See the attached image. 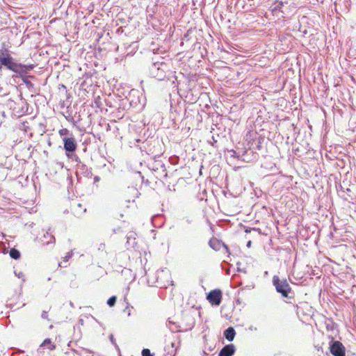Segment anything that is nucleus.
<instances>
[{
    "label": "nucleus",
    "instance_id": "nucleus-1",
    "mask_svg": "<svg viewBox=\"0 0 356 356\" xmlns=\"http://www.w3.org/2000/svg\"><path fill=\"white\" fill-rule=\"evenodd\" d=\"M35 64H24L13 58L8 49H0V72L8 71L13 73V79H20L29 90L34 88L31 79L35 77L29 72L35 67Z\"/></svg>",
    "mask_w": 356,
    "mask_h": 356
},
{
    "label": "nucleus",
    "instance_id": "nucleus-2",
    "mask_svg": "<svg viewBox=\"0 0 356 356\" xmlns=\"http://www.w3.org/2000/svg\"><path fill=\"white\" fill-rule=\"evenodd\" d=\"M148 73L151 77L163 81L170 74L169 65L163 61V58L157 60L152 58L148 67Z\"/></svg>",
    "mask_w": 356,
    "mask_h": 356
},
{
    "label": "nucleus",
    "instance_id": "nucleus-3",
    "mask_svg": "<svg viewBox=\"0 0 356 356\" xmlns=\"http://www.w3.org/2000/svg\"><path fill=\"white\" fill-rule=\"evenodd\" d=\"M272 281L277 293L284 298H289L291 288L286 279L281 280L277 275H274Z\"/></svg>",
    "mask_w": 356,
    "mask_h": 356
},
{
    "label": "nucleus",
    "instance_id": "nucleus-4",
    "mask_svg": "<svg viewBox=\"0 0 356 356\" xmlns=\"http://www.w3.org/2000/svg\"><path fill=\"white\" fill-rule=\"evenodd\" d=\"M254 146L242 144L241 161L247 163L256 161L259 159V154L254 150Z\"/></svg>",
    "mask_w": 356,
    "mask_h": 356
},
{
    "label": "nucleus",
    "instance_id": "nucleus-5",
    "mask_svg": "<svg viewBox=\"0 0 356 356\" xmlns=\"http://www.w3.org/2000/svg\"><path fill=\"white\" fill-rule=\"evenodd\" d=\"M329 350L333 356H346V348L343 343L334 340L332 335L329 336Z\"/></svg>",
    "mask_w": 356,
    "mask_h": 356
},
{
    "label": "nucleus",
    "instance_id": "nucleus-6",
    "mask_svg": "<svg viewBox=\"0 0 356 356\" xmlns=\"http://www.w3.org/2000/svg\"><path fill=\"white\" fill-rule=\"evenodd\" d=\"M63 149L65 151V155L74 153L77 148L76 141L72 134L70 136H65L63 138Z\"/></svg>",
    "mask_w": 356,
    "mask_h": 356
},
{
    "label": "nucleus",
    "instance_id": "nucleus-7",
    "mask_svg": "<svg viewBox=\"0 0 356 356\" xmlns=\"http://www.w3.org/2000/svg\"><path fill=\"white\" fill-rule=\"evenodd\" d=\"M297 314L311 317L313 315V308L307 302H300L296 305Z\"/></svg>",
    "mask_w": 356,
    "mask_h": 356
},
{
    "label": "nucleus",
    "instance_id": "nucleus-8",
    "mask_svg": "<svg viewBox=\"0 0 356 356\" xmlns=\"http://www.w3.org/2000/svg\"><path fill=\"white\" fill-rule=\"evenodd\" d=\"M222 298V293L220 289H213L209 291L207 295V299L214 306L220 305Z\"/></svg>",
    "mask_w": 356,
    "mask_h": 356
},
{
    "label": "nucleus",
    "instance_id": "nucleus-9",
    "mask_svg": "<svg viewBox=\"0 0 356 356\" xmlns=\"http://www.w3.org/2000/svg\"><path fill=\"white\" fill-rule=\"evenodd\" d=\"M149 169L155 172H159V170H162V173L159 174L160 178H165L168 176L165 165L161 161H154L152 163H149Z\"/></svg>",
    "mask_w": 356,
    "mask_h": 356
},
{
    "label": "nucleus",
    "instance_id": "nucleus-10",
    "mask_svg": "<svg viewBox=\"0 0 356 356\" xmlns=\"http://www.w3.org/2000/svg\"><path fill=\"white\" fill-rule=\"evenodd\" d=\"M236 352L235 346L233 343L225 345L219 352L218 356H233Z\"/></svg>",
    "mask_w": 356,
    "mask_h": 356
},
{
    "label": "nucleus",
    "instance_id": "nucleus-11",
    "mask_svg": "<svg viewBox=\"0 0 356 356\" xmlns=\"http://www.w3.org/2000/svg\"><path fill=\"white\" fill-rule=\"evenodd\" d=\"M77 174H81L86 177L90 178L92 177V168H88L84 163L77 164L76 165Z\"/></svg>",
    "mask_w": 356,
    "mask_h": 356
},
{
    "label": "nucleus",
    "instance_id": "nucleus-12",
    "mask_svg": "<svg viewBox=\"0 0 356 356\" xmlns=\"http://www.w3.org/2000/svg\"><path fill=\"white\" fill-rule=\"evenodd\" d=\"M264 141V138L261 136L256 137L255 138L252 139V140L249 141L248 143V145H250L251 146H254V150H260L262 147L261 145L263 142Z\"/></svg>",
    "mask_w": 356,
    "mask_h": 356
},
{
    "label": "nucleus",
    "instance_id": "nucleus-13",
    "mask_svg": "<svg viewBox=\"0 0 356 356\" xmlns=\"http://www.w3.org/2000/svg\"><path fill=\"white\" fill-rule=\"evenodd\" d=\"M223 242L220 240L217 239L215 237L211 238L209 241V245L211 248L214 250L215 251H218L220 250Z\"/></svg>",
    "mask_w": 356,
    "mask_h": 356
},
{
    "label": "nucleus",
    "instance_id": "nucleus-14",
    "mask_svg": "<svg viewBox=\"0 0 356 356\" xmlns=\"http://www.w3.org/2000/svg\"><path fill=\"white\" fill-rule=\"evenodd\" d=\"M137 245L136 233L130 232L127 236V245L128 248H135Z\"/></svg>",
    "mask_w": 356,
    "mask_h": 356
},
{
    "label": "nucleus",
    "instance_id": "nucleus-15",
    "mask_svg": "<svg viewBox=\"0 0 356 356\" xmlns=\"http://www.w3.org/2000/svg\"><path fill=\"white\" fill-rule=\"evenodd\" d=\"M236 336V331L233 327H229L224 331V337L228 341H232Z\"/></svg>",
    "mask_w": 356,
    "mask_h": 356
},
{
    "label": "nucleus",
    "instance_id": "nucleus-16",
    "mask_svg": "<svg viewBox=\"0 0 356 356\" xmlns=\"http://www.w3.org/2000/svg\"><path fill=\"white\" fill-rule=\"evenodd\" d=\"M231 153L230 156L233 158L237 159L241 161L242 158V145L241 146H236L234 149L228 150Z\"/></svg>",
    "mask_w": 356,
    "mask_h": 356
},
{
    "label": "nucleus",
    "instance_id": "nucleus-17",
    "mask_svg": "<svg viewBox=\"0 0 356 356\" xmlns=\"http://www.w3.org/2000/svg\"><path fill=\"white\" fill-rule=\"evenodd\" d=\"M284 6V2L276 1L274 3L273 7H271V12L275 15H277V13H284V11L282 10Z\"/></svg>",
    "mask_w": 356,
    "mask_h": 356
},
{
    "label": "nucleus",
    "instance_id": "nucleus-18",
    "mask_svg": "<svg viewBox=\"0 0 356 356\" xmlns=\"http://www.w3.org/2000/svg\"><path fill=\"white\" fill-rule=\"evenodd\" d=\"M164 350L165 352L164 356H175L177 352L175 343L174 342L171 343V345L165 347Z\"/></svg>",
    "mask_w": 356,
    "mask_h": 356
},
{
    "label": "nucleus",
    "instance_id": "nucleus-19",
    "mask_svg": "<svg viewBox=\"0 0 356 356\" xmlns=\"http://www.w3.org/2000/svg\"><path fill=\"white\" fill-rule=\"evenodd\" d=\"M166 326L169 328V330L172 332H180V330H178L179 326L175 322L170 321V319H168L166 321Z\"/></svg>",
    "mask_w": 356,
    "mask_h": 356
},
{
    "label": "nucleus",
    "instance_id": "nucleus-20",
    "mask_svg": "<svg viewBox=\"0 0 356 356\" xmlns=\"http://www.w3.org/2000/svg\"><path fill=\"white\" fill-rule=\"evenodd\" d=\"M325 324L327 331L334 332L336 330L337 325L331 318L327 319Z\"/></svg>",
    "mask_w": 356,
    "mask_h": 356
},
{
    "label": "nucleus",
    "instance_id": "nucleus-21",
    "mask_svg": "<svg viewBox=\"0 0 356 356\" xmlns=\"http://www.w3.org/2000/svg\"><path fill=\"white\" fill-rule=\"evenodd\" d=\"M10 257L13 259H19L21 257L20 252L15 248H13L9 251Z\"/></svg>",
    "mask_w": 356,
    "mask_h": 356
},
{
    "label": "nucleus",
    "instance_id": "nucleus-22",
    "mask_svg": "<svg viewBox=\"0 0 356 356\" xmlns=\"http://www.w3.org/2000/svg\"><path fill=\"white\" fill-rule=\"evenodd\" d=\"M123 109H125L127 107V102L129 103V107H135L137 106V102L134 100H129V98L126 97L124 99H122Z\"/></svg>",
    "mask_w": 356,
    "mask_h": 356
},
{
    "label": "nucleus",
    "instance_id": "nucleus-23",
    "mask_svg": "<svg viewBox=\"0 0 356 356\" xmlns=\"http://www.w3.org/2000/svg\"><path fill=\"white\" fill-rule=\"evenodd\" d=\"M6 107H8V108H10V110H13L14 111H17V107H16V102L12 99H8L6 104Z\"/></svg>",
    "mask_w": 356,
    "mask_h": 356
},
{
    "label": "nucleus",
    "instance_id": "nucleus-24",
    "mask_svg": "<svg viewBox=\"0 0 356 356\" xmlns=\"http://www.w3.org/2000/svg\"><path fill=\"white\" fill-rule=\"evenodd\" d=\"M340 188H341V189H340V190H339V189H338V193H339L340 196H341V197H342L345 200H348V197H347V195H348L347 193H348V192H350V190L349 188H347V189H346V191H345L343 189V188H342V186H340Z\"/></svg>",
    "mask_w": 356,
    "mask_h": 356
},
{
    "label": "nucleus",
    "instance_id": "nucleus-25",
    "mask_svg": "<svg viewBox=\"0 0 356 356\" xmlns=\"http://www.w3.org/2000/svg\"><path fill=\"white\" fill-rule=\"evenodd\" d=\"M68 159L75 161L76 163H77V164H81L82 163L81 161V159L80 158L74 154V153H72V154H68V156H66Z\"/></svg>",
    "mask_w": 356,
    "mask_h": 356
},
{
    "label": "nucleus",
    "instance_id": "nucleus-26",
    "mask_svg": "<svg viewBox=\"0 0 356 356\" xmlns=\"http://www.w3.org/2000/svg\"><path fill=\"white\" fill-rule=\"evenodd\" d=\"M222 268L225 270L226 275L230 274V268L231 265L225 261H223V263L221 264Z\"/></svg>",
    "mask_w": 356,
    "mask_h": 356
},
{
    "label": "nucleus",
    "instance_id": "nucleus-27",
    "mask_svg": "<svg viewBox=\"0 0 356 356\" xmlns=\"http://www.w3.org/2000/svg\"><path fill=\"white\" fill-rule=\"evenodd\" d=\"M116 300H117V298L116 296H113L111 297H110L108 300H107V305L109 306V307H113L115 305V302H116Z\"/></svg>",
    "mask_w": 356,
    "mask_h": 356
},
{
    "label": "nucleus",
    "instance_id": "nucleus-28",
    "mask_svg": "<svg viewBox=\"0 0 356 356\" xmlns=\"http://www.w3.org/2000/svg\"><path fill=\"white\" fill-rule=\"evenodd\" d=\"M58 134L60 136H70V134H72V133H70V131L67 129L65 128L60 129Z\"/></svg>",
    "mask_w": 356,
    "mask_h": 356
},
{
    "label": "nucleus",
    "instance_id": "nucleus-29",
    "mask_svg": "<svg viewBox=\"0 0 356 356\" xmlns=\"http://www.w3.org/2000/svg\"><path fill=\"white\" fill-rule=\"evenodd\" d=\"M142 356H154V353H152L150 350L148 348H143L141 352Z\"/></svg>",
    "mask_w": 356,
    "mask_h": 356
},
{
    "label": "nucleus",
    "instance_id": "nucleus-30",
    "mask_svg": "<svg viewBox=\"0 0 356 356\" xmlns=\"http://www.w3.org/2000/svg\"><path fill=\"white\" fill-rule=\"evenodd\" d=\"M14 273L16 277H17L19 279H22L23 282L25 281V275L22 271L15 270Z\"/></svg>",
    "mask_w": 356,
    "mask_h": 356
},
{
    "label": "nucleus",
    "instance_id": "nucleus-31",
    "mask_svg": "<svg viewBox=\"0 0 356 356\" xmlns=\"http://www.w3.org/2000/svg\"><path fill=\"white\" fill-rule=\"evenodd\" d=\"M47 344H50V345H51V346H50V347H49V350H54V349L55 348V346H54V345H51V340H50V339H45L44 340V341H43V343H42V345L45 346V345H47Z\"/></svg>",
    "mask_w": 356,
    "mask_h": 356
},
{
    "label": "nucleus",
    "instance_id": "nucleus-32",
    "mask_svg": "<svg viewBox=\"0 0 356 356\" xmlns=\"http://www.w3.org/2000/svg\"><path fill=\"white\" fill-rule=\"evenodd\" d=\"M43 237L46 239H47L48 238H50L51 239L53 240V242L55 241V238L54 236L51 234L49 232H47L44 235H43Z\"/></svg>",
    "mask_w": 356,
    "mask_h": 356
},
{
    "label": "nucleus",
    "instance_id": "nucleus-33",
    "mask_svg": "<svg viewBox=\"0 0 356 356\" xmlns=\"http://www.w3.org/2000/svg\"><path fill=\"white\" fill-rule=\"evenodd\" d=\"M209 144H211L213 147H216V144L217 143V140L215 136H212L211 140L209 141Z\"/></svg>",
    "mask_w": 356,
    "mask_h": 356
},
{
    "label": "nucleus",
    "instance_id": "nucleus-34",
    "mask_svg": "<svg viewBox=\"0 0 356 356\" xmlns=\"http://www.w3.org/2000/svg\"><path fill=\"white\" fill-rule=\"evenodd\" d=\"M72 254L73 253L72 252H67L65 257L63 258V260L65 261H67L69 259L72 257Z\"/></svg>",
    "mask_w": 356,
    "mask_h": 356
},
{
    "label": "nucleus",
    "instance_id": "nucleus-35",
    "mask_svg": "<svg viewBox=\"0 0 356 356\" xmlns=\"http://www.w3.org/2000/svg\"><path fill=\"white\" fill-rule=\"evenodd\" d=\"M65 118H66V120H67L68 122H72L74 124H75V123H76V122H75L74 119V118H73L72 116L69 115V116L65 117Z\"/></svg>",
    "mask_w": 356,
    "mask_h": 356
},
{
    "label": "nucleus",
    "instance_id": "nucleus-36",
    "mask_svg": "<svg viewBox=\"0 0 356 356\" xmlns=\"http://www.w3.org/2000/svg\"><path fill=\"white\" fill-rule=\"evenodd\" d=\"M222 247L224 248L225 252L227 253L228 255H229L230 252H229V249L228 246L225 243H223Z\"/></svg>",
    "mask_w": 356,
    "mask_h": 356
},
{
    "label": "nucleus",
    "instance_id": "nucleus-37",
    "mask_svg": "<svg viewBox=\"0 0 356 356\" xmlns=\"http://www.w3.org/2000/svg\"><path fill=\"white\" fill-rule=\"evenodd\" d=\"M122 232V228L120 227H118L116 228H114L113 229V234H117V233H119V232Z\"/></svg>",
    "mask_w": 356,
    "mask_h": 356
},
{
    "label": "nucleus",
    "instance_id": "nucleus-38",
    "mask_svg": "<svg viewBox=\"0 0 356 356\" xmlns=\"http://www.w3.org/2000/svg\"><path fill=\"white\" fill-rule=\"evenodd\" d=\"M42 318L48 319V314L47 312L43 311L41 315Z\"/></svg>",
    "mask_w": 356,
    "mask_h": 356
},
{
    "label": "nucleus",
    "instance_id": "nucleus-39",
    "mask_svg": "<svg viewBox=\"0 0 356 356\" xmlns=\"http://www.w3.org/2000/svg\"><path fill=\"white\" fill-rule=\"evenodd\" d=\"M109 339H110V341H111V343H112L113 345V344H115V343H116L115 339H114V337H113V334H111V335L109 336Z\"/></svg>",
    "mask_w": 356,
    "mask_h": 356
},
{
    "label": "nucleus",
    "instance_id": "nucleus-40",
    "mask_svg": "<svg viewBox=\"0 0 356 356\" xmlns=\"http://www.w3.org/2000/svg\"><path fill=\"white\" fill-rule=\"evenodd\" d=\"M123 32H124V30H123L122 27H119V28L116 30V33H117V34H118V35L122 34Z\"/></svg>",
    "mask_w": 356,
    "mask_h": 356
},
{
    "label": "nucleus",
    "instance_id": "nucleus-41",
    "mask_svg": "<svg viewBox=\"0 0 356 356\" xmlns=\"http://www.w3.org/2000/svg\"><path fill=\"white\" fill-rule=\"evenodd\" d=\"M252 229H256L255 228H251V227H245L244 231H245V233H250Z\"/></svg>",
    "mask_w": 356,
    "mask_h": 356
},
{
    "label": "nucleus",
    "instance_id": "nucleus-42",
    "mask_svg": "<svg viewBox=\"0 0 356 356\" xmlns=\"http://www.w3.org/2000/svg\"><path fill=\"white\" fill-rule=\"evenodd\" d=\"M100 181V177L99 176H95L94 177V183H97Z\"/></svg>",
    "mask_w": 356,
    "mask_h": 356
},
{
    "label": "nucleus",
    "instance_id": "nucleus-43",
    "mask_svg": "<svg viewBox=\"0 0 356 356\" xmlns=\"http://www.w3.org/2000/svg\"><path fill=\"white\" fill-rule=\"evenodd\" d=\"M113 346H114V347H115V350H116L118 353H120V348H119L118 345L117 344V343H115V344H113Z\"/></svg>",
    "mask_w": 356,
    "mask_h": 356
},
{
    "label": "nucleus",
    "instance_id": "nucleus-44",
    "mask_svg": "<svg viewBox=\"0 0 356 356\" xmlns=\"http://www.w3.org/2000/svg\"><path fill=\"white\" fill-rule=\"evenodd\" d=\"M6 117V113L4 111H1L0 112V118H4Z\"/></svg>",
    "mask_w": 356,
    "mask_h": 356
},
{
    "label": "nucleus",
    "instance_id": "nucleus-45",
    "mask_svg": "<svg viewBox=\"0 0 356 356\" xmlns=\"http://www.w3.org/2000/svg\"><path fill=\"white\" fill-rule=\"evenodd\" d=\"M160 173H162V170H159V172H156V178L161 179L160 177H159V174Z\"/></svg>",
    "mask_w": 356,
    "mask_h": 356
},
{
    "label": "nucleus",
    "instance_id": "nucleus-46",
    "mask_svg": "<svg viewBox=\"0 0 356 356\" xmlns=\"http://www.w3.org/2000/svg\"><path fill=\"white\" fill-rule=\"evenodd\" d=\"M202 356H209V353H207L206 351H202Z\"/></svg>",
    "mask_w": 356,
    "mask_h": 356
},
{
    "label": "nucleus",
    "instance_id": "nucleus-47",
    "mask_svg": "<svg viewBox=\"0 0 356 356\" xmlns=\"http://www.w3.org/2000/svg\"><path fill=\"white\" fill-rule=\"evenodd\" d=\"M251 241H248V243H247V247L250 248L251 246Z\"/></svg>",
    "mask_w": 356,
    "mask_h": 356
},
{
    "label": "nucleus",
    "instance_id": "nucleus-48",
    "mask_svg": "<svg viewBox=\"0 0 356 356\" xmlns=\"http://www.w3.org/2000/svg\"><path fill=\"white\" fill-rule=\"evenodd\" d=\"M237 271L245 273V270H241L239 267L237 268Z\"/></svg>",
    "mask_w": 356,
    "mask_h": 356
},
{
    "label": "nucleus",
    "instance_id": "nucleus-49",
    "mask_svg": "<svg viewBox=\"0 0 356 356\" xmlns=\"http://www.w3.org/2000/svg\"><path fill=\"white\" fill-rule=\"evenodd\" d=\"M79 323L81 325H83V319H79Z\"/></svg>",
    "mask_w": 356,
    "mask_h": 356
},
{
    "label": "nucleus",
    "instance_id": "nucleus-50",
    "mask_svg": "<svg viewBox=\"0 0 356 356\" xmlns=\"http://www.w3.org/2000/svg\"><path fill=\"white\" fill-rule=\"evenodd\" d=\"M73 341H70V343H68V346L70 347Z\"/></svg>",
    "mask_w": 356,
    "mask_h": 356
},
{
    "label": "nucleus",
    "instance_id": "nucleus-51",
    "mask_svg": "<svg viewBox=\"0 0 356 356\" xmlns=\"http://www.w3.org/2000/svg\"><path fill=\"white\" fill-rule=\"evenodd\" d=\"M51 243V241H47V242H46V244H47V245H48V244H49V243Z\"/></svg>",
    "mask_w": 356,
    "mask_h": 356
},
{
    "label": "nucleus",
    "instance_id": "nucleus-52",
    "mask_svg": "<svg viewBox=\"0 0 356 356\" xmlns=\"http://www.w3.org/2000/svg\"><path fill=\"white\" fill-rule=\"evenodd\" d=\"M316 348H317L318 350H320V349H321V347L316 346Z\"/></svg>",
    "mask_w": 356,
    "mask_h": 356
},
{
    "label": "nucleus",
    "instance_id": "nucleus-53",
    "mask_svg": "<svg viewBox=\"0 0 356 356\" xmlns=\"http://www.w3.org/2000/svg\"><path fill=\"white\" fill-rule=\"evenodd\" d=\"M316 348H317L318 350H320V349H321V347L316 346Z\"/></svg>",
    "mask_w": 356,
    "mask_h": 356
},
{
    "label": "nucleus",
    "instance_id": "nucleus-54",
    "mask_svg": "<svg viewBox=\"0 0 356 356\" xmlns=\"http://www.w3.org/2000/svg\"><path fill=\"white\" fill-rule=\"evenodd\" d=\"M193 324H194V322L192 323V326L191 327H189V330H191L193 328Z\"/></svg>",
    "mask_w": 356,
    "mask_h": 356
},
{
    "label": "nucleus",
    "instance_id": "nucleus-55",
    "mask_svg": "<svg viewBox=\"0 0 356 356\" xmlns=\"http://www.w3.org/2000/svg\"><path fill=\"white\" fill-rule=\"evenodd\" d=\"M61 86H62L63 88H64L65 89L66 88V87H65L64 85H61Z\"/></svg>",
    "mask_w": 356,
    "mask_h": 356
},
{
    "label": "nucleus",
    "instance_id": "nucleus-56",
    "mask_svg": "<svg viewBox=\"0 0 356 356\" xmlns=\"http://www.w3.org/2000/svg\"><path fill=\"white\" fill-rule=\"evenodd\" d=\"M47 280L50 281L51 280V277H48Z\"/></svg>",
    "mask_w": 356,
    "mask_h": 356
},
{
    "label": "nucleus",
    "instance_id": "nucleus-57",
    "mask_svg": "<svg viewBox=\"0 0 356 356\" xmlns=\"http://www.w3.org/2000/svg\"><path fill=\"white\" fill-rule=\"evenodd\" d=\"M2 124V120H0V125Z\"/></svg>",
    "mask_w": 356,
    "mask_h": 356
}]
</instances>
